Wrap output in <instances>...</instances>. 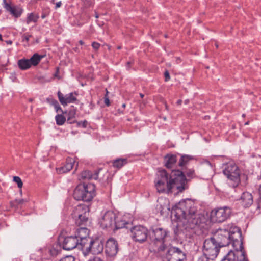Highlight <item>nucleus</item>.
Segmentation results:
<instances>
[{"label":"nucleus","instance_id":"obj_16","mask_svg":"<svg viewBox=\"0 0 261 261\" xmlns=\"http://www.w3.org/2000/svg\"><path fill=\"white\" fill-rule=\"evenodd\" d=\"M149 234V237L157 242L163 241L167 235V232L166 229H150Z\"/></svg>","mask_w":261,"mask_h":261},{"label":"nucleus","instance_id":"obj_44","mask_svg":"<svg viewBox=\"0 0 261 261\" xmlns=\"http://www.w3.org/2000/svg\"><path fill=\"white\" fill-rule=\"evenodd\" d=\"M61 4H62V3L61 1L56 3V9H57V8L60 7L61 6Z\"/></svg>","mask_w":261,"mask_h":261},{"label":"nucleus","instance_id":"obj_56","mask_svg":"<svg viewBox=\"0 0 261 261\" xmlns=\"http://www.w3.org/2000/svg\"><path fill=\"white\" fill-rule=\"evenodd\" d=\"M108 93H109V92L106 90V94H107V96H108Z\"/></svg>","mask_w":261,"mask_h":261},{"label":"nucleus","instance_id":"obj_19","mask_svg":"<svg viewBox=\"0 0 261 261\" xmlns=\"http://www.w3.org/2000/svg\"><path fill=\"white\" fill-rule=\"evenodd\" d=\"M240 200L244 207H248L253 203V197L251 193L245 192L242 194Z\"/></svg>","mask_w":261,"mask_h":261},{"label":"nucleus","instance_id":"obj_13","mask_svg":"<svg viewBox=\"0 0 261 261\" xmlns=\"http://www.w3.org/2000/svg\"><path fill=\"white\" fill-rule=\"evenodd\" d=\"M118 251V244L113 238L108 239L106 244L105 253L107 256L114 257L116 256Z\"/></svg>","mask_w":261,"mask_h":261},{"label":"nucleus","instance_id":"obj_9","mask_svg":"<svg viewBox=\"0 0 261 261\" xmlns=\"http://www.w3.org/2000/svg\"><path fill=\"white\" fill-rule=\"evenodd\" d=\"M231 213V208L228 206L215 208L211 213V220L214 223H222L229 218Z\"/></svg>","mask_w":261,"mask_h":261},{"label":"nucleus","instance_id":"obj_21","mask_svg":"<svg viewBox=\"0 0 261 261\" xmlns=\"http://www.w3.org/2000/svg\"><path fill=\"white\" fill-rule=\"evenodd\" d=\"M164 162L166 167L168 169H171L174 167L176 163V155L167 154L165 156Z\"/></svg>","mask_w":261,"mask_h":261},{"label":"nucleus","instance_id":"obj_49","mask_svg":"<svg viewBox=\"0 0 261 261\" xmlns=\"http://www.w3.org/2000/svg\"><path fill=\"white\" fill-rule=\"evenodd\" d=\"M130 64H131V62H128L127 63V66H129L130 65Z\"/></svg>","mask_w":261,"mask_h":261},{"label":"nucleus","instance_id":"obj_54","mask_svg":"<svg viewBox=\"0 0 261 261\" xmlns=\"http://www.w3.org/2000/svg\"><path fill=\"white\" fill-rule=\"evenodd\" d=\"M121 46H118L117 47V48H118V49H121Z\"/></svg>","mask_w":261,"mask_h":261},{"label":"nucleus","instance_id":"obj_35","mask_svg":"<svg viewBox=\"0 0 261 261\" xmlns=\"http://www.w3.org/2000/svg\"><path fill=\"white\" fill-rule=\"evenodd\" d=\"M75 122L77 123L78 126H82L84 128H85L87 126V121L86 120L81 122L75 121Z\"/></svg>","mask_w":261,"mask_h":261},{"label":"nucleus","instance_id":"obj_18","mask_svg":"<svg viewBox=\"0 0 261 261\" xmlns=\"http://www.w3.org/2000/svg\"><path fill=\"white\" fill-rule=\"evenodd\" d=\"M58 96L60 102L63 106H66L68 103H73L76 100V98L73 96V93L66 94L64 96L60 91H59Z\"/></svg>","mask_w":261,"mask_h":261},{"label":"nucleus","instance_id":"obj_32","mask_svg":"<svg viewBox=\"0 0 261 261\" xmlns=\"http://www.w3.org/2000/svg\"><path fill=\"white\" fill-rule=\"evenodd\" d=\"M155 243H156L157 245H158V244H160L159 246L158 249V250L159 252L164 251L165 250L166 246L164 244V241H162L161 242H155Z\"/></svg>","mask_w":261,"mask_h":261},{"label":"nucleus","instance_id":"obj_38","mask_svg":"<svg viewBox=\"0 0 261 261\" xmlns=\"http://www.w3.org/2000/svg\"><path fill=\"white\" fill-rule=\"evenodd\" d=\"M100 45V44L96 42H93L92 43V47L95 50H97L99 48Z\"/></svg>","mask_w":261,"mask_h":261},{"label":"nucleus","instance_id":"obj_12","mask_svg":"<svg viewBox=\"0 0 261 261\" xmlns=\"http://www.w3.org/2000/svg\"><path fill=\"white\" fill-rule=\"evenodd\" d=\"M168 261H186V254L178 248L171 247L167 254Z\"/></svg>","mask_w":261,"mask_h":261},{"label":"nucleus","instance_id":"obj_24","mask_svg":"<svg viewBox=\"0 0 261 261\" xmlns=\"http://www.w3.org/2000/svg\"><path fill=\"white\" fill-rule=\"evenodd\" d=\"M43 57V56L39 55L38 54H34L32 57L28 59L31 66H36L40 62L41 59Z\"/></svg>","mask_w":261,"mask_h":261},{"label":"nucleus","instance_id":"obj_34","mask_svg":"<svg viewBox=\"0 0 261 261\" xmlns=\"http://www.w3.org/2000/svg\"><path fill=\"white\" fill-rule=\"evenodd\" d=\"M75 257L72 255H67L62 258L59 261H75Z\"/></svg>","mask_w":261,"mask_h":261},{"label":"nucleus","instance_id":"obj_1","mask_svg":"<svg viewBox=\"0 0 261 261\" xmlns=\"http://www.w3.org/2000/svg\"><path fill=\"white\" fill-rule=\"evenodd\" d=\"M190 178L195 177V172L193 169L186 168L179 169H173L168 173L165 169H159L157 173V178L155 181V186L159 193H172L176 190V193L182 192L188 188L187 185Z\"/></svg>","mask_w":261,"mask_h":261},{"label":"nucleus","instance_id":"obj_53","mask_svg":"<svg viewBox=\"0 0 261 261\" xmlns=\"http://www.w3.org/2000/svg\"><path fill=\"white\" fill-rule=\"evenodd\" d=\"M249 121H247V122H246L245 123V125H248L249 124Z\"/></svg>","mask_w":261,"mask_h":261},{"label":"nucleus","instance_id":"obj_23","mask_svg":"<svg viewBox=\"0 0 261 261\" xmlns=\"http://www.w3.org/2000/svg\"><path fill=\"white\" fill-rule=\"evenodd\" d=\"M17 64L19 68L22 70H27L31 66L29 60L25 58L19 60L17 62Z\"/></svg>","mask_w":261,"mask_h":261},{"label":"nucleus","instance_id":"obj_33","mask_svg":"<svg viewBox=\"0 0 261 261\" xmlns=\"http://www.w3.org/2000/svg\"><path fill=\"white\" fill-rule=\"evenodd\" d=\"M52 103L53 105L54 106L57 112H58L60 111L61 112L63 113V110L60 107L58 102L56 100H54L52 102Z\"/></svg>","mask_w":261,"mask_h":261},{"label":"nucleus","instance_id":"obj_20","mask_svg":"<svg viewBox=\"0 0 261 261\" xmlns=\"http://www.w3.org/2000/svg\"><path fill=\"white\" fill-rule=\"evenodd\" d=\"M74 162L75 161L73 159L70 158H68L66 161V165L63 167L57 169V172L59 174H62L70 171L73 168Z\"/></svg>","mask_w":261,"mask_h":261},{"label":"nucleus","instance_id":"obj_5","mask_svg":"<svg viewBox=\"0 0 261 261\" xmlns=\"http://www.w3.org/2000/svg\"><path fill=\"white\" fill-rule=\"evenodd\" d=\"M95 195V187L93 184H79L75 188L73 196L76 200L89 202Z\"/></svg>","mask_w":261,"mask_h":261},{"label":"nucleus","instance_id":"obj_59","mask_svg":"<svg viewBox=\"0 0 261 261\" xmlns=\"http://www.w3.org/2000/svg\"><path fill=\"white\" fill-rule=\"evenodd\" d=\"M242 117H245V114H243L242 115Z\"/></svg>","mask_w":261,"mask_h":261},{"label":"nucleus","instance_id":"obj_17","mask_svg":"<svg viewBox=\"0 0 261 261\" xmlns=\"http://www.w3.org/2000/svg\"><path fill=\"white\" fill-rule=\"evenodd\" d=\"M4 8L7 11L9 12L15 18L19 17L22 12V9L16 6H12L11 4L8 3L6 0H3Z\"/></svg>","mask_w":261,"mask_h":261},{"label":"nucleus","instance_id":"obj_55","mask_svg":"<svg viewBox=\"0 0 261 261\" xmlns=\"http://www.w3.org/2000/svg\"><path fill=\"white\" fill-rule=\"evenodd\" d=\"M2 40V36L1 35H0V40Z\"/></svg>","mask_w":261,"mask_h":261},{"label":"nucleus","instance_id":"obj_41","mask_svg":"<svg viewBox=\"0 0 261 261\" xmlns=\"http://www.w3.org/2000/svg\"><path fill=\"white\" fill-rule=\"evenodd\" d=\"M160 208H161V210H160V213H161V214H162L164 213V210H169V208L168 207V205H166L165 206H164L163 207H162V205L160 204Z\"/></svg>","mask_w":261,"mask_h":261},{"label":"nucleus","instance_id":"obj_63","mask_svg":"<svg viewBox=\"0 0 261 261\" xmlns=\"http://www.w3.org/2000/svg\"><path fill=\"white\" fill-rule=\"evenodd\" d=\"M44 17H45V16H44V15H43V16H42V18H44Z\"/></svg>","mask_w":261,"mask_h":261},{"label":"nucleus","instance_id":"obj_7","mask_svg":"<svg viewBox=\"0 0 261 261\" xmlns=\"http://www.w3.org/2000/svg\"><path fill=\"white\" fill-rule=\"evenodd\" d=\"M72 216L79 228H86L89 223V208L85 204H79L73 208Z\"/></svg>","mask_w":261,"mask_h":261},{"label":"nucleus","instance_id":"obj_36","mask_svg":"<svg viewBox=\"0 0 261 261\" xmlns=\"http://www.w3.org/2000/svg\"><path fill=\"white\" fill-rule=\"evenodd\" d=\"M28 200L27 199H16L15 202L17 204H23L25 202H27Z\"/></svg>","mask_w":261,"mask_h":261},{"label":"nucleus","instance_id":"obj_10","mask_svg":"<svg viewBox=\"0 0 261 261\" xmlns=\"http://www.w3.org/2000/svg\"><path fill=\"white\" fill-rule=\"evenodd\" d=\"M224 174L232 181V186L237 187L240 182V173L238 167L233 164H227L223 170Z\"/></svg>","mask_w":261,"mask_h":261},{"label":"nucleus","instance_id":"obj_14","mask_svg":"<svg viewBox=\"0 0 261 261\" xmlns=\"http://www.w3.org/2000/svg\"><path fill=\"white\" fill-rule=\"evenodd\" d=\"M245 259V252L230 250L221 261H244Z\"/></svg>","mask_w":261,"mask_h":261},{"label":"nucleus","instance_id":"obj_37","mask_svg":"<svg viewBox=\"0 0 261 261\" xmlns=\"http://www.w3.org/2000/svg\"><path fill=\"white\" fill-rule=\"evenodd\" d=\"M104 102L107 106H109L110 105V102L109 100V98L107 94H106L104 97Z\"/></svg>","mask_w":261,"mask_h":261},{"label":"nucleus","instance_id":"obj_39","mask_svg":"<svg viewBox=\"0 0 261 261\" xmlns=\"http://www.w3.org/2000/svg\"><path fill=\"white\" fill-rule=\"evenodd\" d=\"M164 76H165V81L166 82H167L170 80V76L169 73L168 71H167V70L165 71V72L164 73Z\"/></svg>","mask_w":261,"mask_h":261},{"label":"nucleus","instance_id":"obj_29","mask_svg":"<svg viewBox=\"0 0 261 261\" xmlns=\"http://www.w3.org/2000/svg\"><path fill=\"white\" fill-rule=\"evenodd\" d=\"M55 119L58 125H63L66 121V118L62 114L57 115L55 117Z\"/></svg>","mask_w":261,"mask_h":261},{"label":"nucleus","instance_id":"obj_61","mask_svg":"<svg viewBox=\"0 0 261 261\" xmlns=\"http://www.w3.org/2000/svg\"><path fill=\"white\" fill-rule=\"evenodd\" d=\"M165 106H166V109H168V107H167V105L166 104L165 105Z\"/></svg>","mask_w":261,"mask_h":261},{"label":"nucleus","instance_id":"obj_43","mask_svg":"<svg viewBox=\"0 0 261 261\" xmlns=\"http://www.w3.org/2000/svg\"><path fill=\"white\" fill-rule=\"evenodd\" d=\"M32 36L31 35H26V36H24L23 38V41H26L27 42H28L29 40V39Z\"/></svg>","mask_w":261,"mask_h":261},{"label":"nucleus","instance_id":"obj_42","mask_svg":"<svg viewBox=\"0 0 261 261\" xmlns=\"http://www.w3.org/2000/svg\"><path fill=\"white\" fill-rule=\"evenodd\" d=\"M89 261H103L100 257H94L93 258L90 259Z\"/></svg>","mask_w":261,"mask_h":261},{"label":"nucleus","instance_id":"obj_48","mask_svg":"<svg viewBox=\"0 0 261 261\" xmlns=\"http://www.w3.org/2000/svg\"><path fill=\"white\" fill-rule=\"evenodd\" d=\"M140 96L141 98H143L144 96V95L142 93H140Z\"/></svg>","mask_w":261,"mask_h":261},{"label":"nucleus","instance_id":"obj_58","mask_svg":"<svg viewBox=\"0 0 261 261\" xmlns=\"http://www.w3.org/2000/svg\"><path fill=\"white\" fill-rule=\"evenodd\" d=\"M74 50H75V51H76L77 50V47L75 48H74Z\"/></svg>","mask_w":261,"mask_h":261},{"label":"nucleus","instance_id":"obj_27","mask_svg":"<svg viewBox=\"0 0 261 261\" xmlns=\"http://www.w3.org/2000/svg\"><path fill=\"white\" fill-rule=\"evenodd\" d=\"M192 159V157L190 155H181L180 159L179 161L178 165L179 167L182 168H185L184 166L186 165V164Z\"/></svg>","mask_w":261,"mask_h":261},{"label":"nucleus","instance_id":"obj_15","mask_svg":"<svg viewBox=\"0 0 261 261\" xmlns=\"http://www.w3.org/2000/svg\"><path fill=\"white\" fill-rule=\"evenodd\" d=\"M131 236L136 242H143L147 237L148 229H130Z\"/></svg>","mask_w":261,"mask_h":261},{"label":"nucleus","instance_id":"obj_47","mask_svg":"<svg viewBox=\"0 0 261 261\" xmlns=\"http://www.w3.org/2000/svg\"><path fill=\"white\" fill-rule=\"evenodd\" d=\"M79 42L82 45L84 44V42L82 40H80Z\"/></svg>","mask_w":261,"mask_h":261},{"label":"nucleus","instance_id":"obj_25","mask_svg":"<svg viewBox=\"0 0 261 261\" xmlns=\"http://www.w3.org/2000/svg\"><path fill=\"white\" fill-rule=\"evenodd\" d=\"M76 114V110L74 109L73 106H72L71 109L69 111L68 113V118L67 119V121L68 123L70 124H72L75 122V120H74L75 117V115Z\"/></svg>","mask_w":261,"mask_h":261},{"label":"nucleus","instance_id":"obj_57","mask_svg":"<svg viewBox=\"0 0 261 261\" xmlns=\"http://www.w3.org/2000/svg\"><path fill=\"white\" fill-rule=\"evenodd\" d=\"M215 45H216V47L217 48H218V45L217 43H216V44H215Z\"/></svg>","mask_w":261,"mask_h":261},{"label":"nucleus","instance_id":"obj_45","mask_svg":"<svg viewBox=\"0 0 261 261\" xmlns=\"http://www.w3.org/2000/svg\"><path fill=\"white\" fill-rule=\"evenodd\" d=\"M182 102V100L181 99H179L178 100H177L176 103L178 105H180L181 104Z\"/></svg>","mask_w":261,"mask_h":261},{"label":"nucleus","instance_id":"obj_3","mask_svg":"<svg viewBox=\"0 0 261 261\" xmlns=\"http://www.w3.org/2000/svg\"><path fill=\"white\" fill-rule=\"evenodd\" d=\"M98 225L102 228H136V226H131L129 222L124 220V218H119L112 211H108L104 214L99 219Z\"/></svg>","mask_w":261,"mask_h":261},{"label":"nucleus","instance_id":"obj_46","mask_svg":"<svg viewBox=\"0 0 261 261\" xmlns=\"http://www.w3.org/2000/svg\"><path fill=\"white\" fill-rule=\"evenodd\" d=\"M189 102V99H186L184 101V103H185V105L188 104Z\"/></svg>","mask_w":261,"mask_h":261},{"label":"nucleus","instance_id":"obj_4","mask_svg":"<svg viewBox=\"0 0 261 261\" xmlns=\"http://www.w3.org/2000/svg\"><path fill=\"white\" fill-rule=\"evenodd\" d=\"M80 237V245L84 256L90 253L98 254L103 250L104 240L101 237L87 238L85 236Z\"/></svg>","mask_w":261,"mask_h":261},{"label":"nucleus","instance_id":"obj_2","mask_svg":"<svg viewBox=\"0 0 261 261\" xmlns=\"http://www.w3.org/2000/svg\"><path fill=\"white\" fill-rule=\"evenodd\" d=\"M196 208L193 201L186 199L180 201L175 205L172 210V214L176 217L178 222H182L185 228H205L206 222L207 221L205 217L201 214L196 213Z\"/></svg>","mask_w":261,"mask_h":261},{"label":"nucleus","instance_id":"obj_51","mask_svg":"<svg viewBox=\"0 0 261 261\" xmlns=\"http://www.w3.org/2000/svg\"><path fill=\"white\" fill-rule=\"evenodd\" d=\"M125 107H126V105H125V104H124H124H123V105H122V107H123V108H125Z\"/></svg>","mask_w":261,"mask_h":261},{"label":"nucleus","instance_id":"obj_64","mask_svg":"<svg viewBox=\"0 0 261 261\" xmlns=\"http://www.w3.org/2000/svg\"><path fill=\"white\" fill-rule=\"evenodd\" d=\"M244 261H248L247 259L246 258Z\"/></svg>","mask_w":261,"mask_h":261},{"label":"nucleus","instance_id":"obj_52","mask_svg":"<svg viewBox=\"0 0 261 261\" xmlns=\"http://www.w3.org/2000/svg\"><path fill=\"white\" fill-rule=\"evenodd\" d=\"M95 17L96 18H98V14L97 13H96V14H95Z\"/></svg>","mask_w":261,"mask_h":261},{"label":"nucleus","instance_id":"obj_60","mask_svg":"<svg viewBox=\"0 0 261 261\" xmlns=\"http://www.w3.org/2000/svg\"><path fill=\"white\" fill-rule=\"evenodd\" d=\"M20 193L21 195H22V190H20Z\"/></svg>","mask_w":261,"mask_h":261},{"label":"nucleus","instance_id":"obj_11","mask_svg":"<svg viewBox=\"0 0 261 261\" xmlns=\"http://www.w3.org/2000/svg\"><path fill=\"white\" fill-rule=\"evenodd\" d=\"M87 230V229H79V234L77 236H71L65 238L62 243L63 249L66 250H71L76 247H81L80 242H79V239L77 238H80L79 236H82L80 235L81 232Z\"/></svg>","mask_w":261,"mask_h":261},{"label":"nucleus","instance_id":"obj_30","mask_svg":"<svg viewBox=\"0 0 261 261\" xmlns=\"http://www.w3.org/2000/svg\"><path fill=\"white\" fill-rule=\"evenodd\" d=\"M61 251V249L60 247L57 245L56 247H53L49 250L50 254L53 256H56L60 253Z\"/></svg>","mask_w":261,"mask_h":261},{"label":"nucleus","instance_id":"obj_26","mask_svg":"<svg viewBox=\"0 0 261 261\" xmlns=\"http://www.w3.org/2000/svg\"><path fill=\"white\" fill-rule=\"evenodd\" d=\"M126 163L127 160L126 159L120 158L114 160L113 162V165L115 168L120 169Z\"/></svg>","mask_w":261,"mask_h":261},{"label":"nucleus","instance_id":"obj_50","mask_svg":"<svg viewBox=\"0 0 261 261\" xmlns=\"http://www.w3.org/2000/svg\"><path fill=\"white\" fill-rule=\"evenodd\" d=\"M259 191L260 194H261V185L259 187Z\"/></svg>","mask_w":261,"mask_h":261},{"label":"nucleus","instance_id":"obj_6","mask_svg":"<svg viewBox=\"0 0 261 261\" xmlns=\"http://www.w3.org/2000/svg\"><path fill=\"white\" fill-rule=\"evenodd\" d=\"M217 232L232 242L235 251L245 252L243 245V238L241 229H233V231H228V229H218Z\"/></svg>","mask_w":261,"mask_h":261},{"label":"nucleus","instance_id":"obj_31","mask_svg":"<svg viewBox=\"0 0 261 261\" xmlns=\"http://www.w3.org/2000/svg\"><path fill=\"white\" fill-rule=\"evenodd\" d=\"M13 181L15 182L18 186L19 188H21L23 186V182L21 179V178L18 176H14L13 177Z\"/></svg>","mask_w":261,"mask_h":261},{"label":"nucleus","instance_id":"obj_62","mask_svg":"<svg viewBox=\"0 0 261 261\" xmlns=\"http://www.w3.org/2000/svg\"><path fill=\"white\" fill-rule=\"evenodd\" d=\"M32 100H32V99H29V101H32Z\"/></svg>","mask_w":261,"mask_h":261},{"label":"nucleus","instance_id":"obj_28","mask_svg":"<svg viewBox=\"0 0 261 261\" xmlns=\"http://www.w3.org/2000/svg\"><path fill=\"white\" fill-rule=\"evenodd\" d=\"M39 18V16L38 15H36L33 13H30L28 14L26 22L27 24H29L31 22H36L37 21Z\"/></svg>","mask_w":261,"mask_h":261},{"label":"nucleus","instance_id":"obj_22","mask_svg":"<svg viewBox=\"0 0 261 261\" xmlns=\"http://www.w3.org/2000/svg\"><path fill=\"white\" fill-rule=\"evenodd\" d=\"M100 170H101V169H99L98 171H95L94 173H92L89 170H85L81 173V178L82 179H97L98 178V174Z\"/></svg>","mask_w":261,"mask_h":261},{"label":"nucleus","instance_id":"obj_8","mask_svg":"<svg viewBox=\"0 0 261 261\" xmlns=\"http://www.w3.org/2000/svg\"><path fill=\"white\" fill-rule=\"evenodd\" d=\"M218 242L214 237L206 239L203 243V255L211 260H213L218 255L220 248L223 246Z\"/></svg>","mask_w":261,"mask_h":261},{"label":"nucleus","instance_id":"obj_40","mask_svg":"<svg viewBox=\"0 0 261 261\" xmlns=\"http://www.w3.org/2000/svg\"><path fill=\"white\" fill-rule=\"evenodd\" d=\"M197 261H213V260H211L208 258H207L205 256H201L198 258Z\"/></svg>","mask_w":261,"mask_h":261}]
</instances>
